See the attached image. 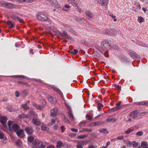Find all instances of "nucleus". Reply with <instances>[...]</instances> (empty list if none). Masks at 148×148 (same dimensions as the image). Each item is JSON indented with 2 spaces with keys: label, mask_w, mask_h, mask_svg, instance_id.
Masks as SVG:
<instances>
[{
  "label": "nucleus",
  "mask_w": 148,
  "mask_h": 148,
  "mask_svg": "<svg viewBox=\"0 0 148 148\" xmlns=\"http://www.w3.org/2000/svg\"><path fill=\"white\" fill-rule=\"evenodd\" d=\"M103 107V105L100 103H98V108L100 110V108L101 107Z\"/></svg>",
  "instance_id": "nucleus-41"
},
{
  "label": "nucleus",
  "mask_w": 148,
  "mask_h": 148,
  "mask_svg": "<svg viewBox=\"0 0 148 148\" xmlns=\"http://www.w3.org/2000/svg\"><path fill=\"white\" fill-rule=\"evenodd\" d=\"M107 1V0H100L99 3L102 5H106Z\"/></svg>",
  "instance_id": "nucleus-16"
},
{
  "label": "nucleus",
  "mask_w": 148,
  "mask_h": 148,
  "mask_svg": "<svg viewBox=\"0 0 148 148\" xmlns=\"http://www.w3.org/2000/svg\"><path fill=\"white\" fill-rule=\"evenodd\" d=\"M21 140H18L17 141L15 142V144L16 145L19 146L21 144Z\"/></svg>",
  "instance_id": "nucleus-35"
},
{
  "label": "nucleus",
  "mask_w": 148,
  "mask_h": 148,
  "mask_svg": "<svg viewBox=\"0 0 148 148\" xmlns=\"http://www.w3.org/2000/svg\"><path fill=\"white\" fill-rule=\"evenodd\" d=\"M21 107L25 110H27L29 109V107H28L27 104H26L22 105Z\"/></svg>",
  "instance_id": "nucleus-26"
},
{
  "label": "nucleus",
  "mask_w": 148,
  "mask_h": 148,
  "mask_svg": "<svg viewBox=\"0 0 148 148\" xmlns=\"http://www.w3.org/2000/svg\"><path fill=\"white\" fill-rule=\"evenodd\" d=\"M25 131L27 134L31 135L32 134L34 130L32 127H27L25 128Z\"/></svg>",
  "instance_id": "nucleus-6"
},
{
  "label": "nucleus",
  "mask_w": 148,
  "mask_h": 148,
  "mask_svg": "<svg viewBox=\"0 0 148 148\" xmlns=\"http://www.w3.org/2000/svg\"><path fill=\"white\" fill-rule=\"evenodd\" d=\"M56 121L55 119H52L51 121V125H52L53 124H54Z\"/></svg>",
  "instance_id": "nucleus-47"
},
{
  "label": "nucleus",
  "mask_w": 148,
  "mask_h": 148,
  "mask_svg": "<svg viewBox=\"0 0 148 148\" xmlns=\"http://www.w3.org/2000/svg\"><path fill=\"white\" fill-rule=\"evenodd\" d=\"M68 115L69 116V117L71 119L72 121H74V116L72 114V112L71 111H69L68 112Z\"/></svg>",
  "instance_id": "nucleus-18"
},
{
  "label": "nucleus",
  "mask_w": 148,
  "mask_h": 148,
  "mask_svg": "<svg viewBox=\"0 0 148 148\" xmlns=\"http://www.w3.org/2000/svg\"><path fill=\"white\" fill-rule=\"evenodd\" d=\"M87 137V135H79L77 136V138L79 139H82L84 138Z\"/></svg>",
  "instance_id": "nucleus-23"
},
{
  "label": "nucleus",
  "mask_w": 148,
  "mask_h": 148,
  "mask_svg": "<svg viewBox=\"0 0 148 148\" xmlns=\"http://www.w3.org/2000/svg\"><path fill=\"white\" fill-rule=\"evenodd\" d=\"M28 116L27 115H25L24 114H22L21 115H19L18 116L19 118L20 119H21L23 118H27Z\"/></svg>",
  "instance_id": "nucleus-21"
},
{
  "label": "nucleus",
  "mask_w": 148,
  "mask_h": 148,
  "mask_svg": "<svg viewBox=\"0 0 148 148\" xmlns=\"http://www.w3.org/2000/svg\"><path fill=\"white\" fill-rule=\"evenodd\" d=\"M34 80L36 82H38L39 83H42V81L40 79H34Z\"/></svg>",
  "instance_id": "nucleus-54"
},
{
  "label": "nucleus",
  "mask_w": 148,
  "mask_h": 148,
  "mask_svg": "<svg viewBox=\"0 0 148 148\" xmlns=\"http://www.w3.org/2000/svg\"><path fill=\"white\" fill-rule=\"evenodd\" d=\"M32 123L36 126H39L41 123V121L37 117H34L32 120Z\"/></svg>",
  "instance_id": "nucleus-4"
},
{
  "label": "nucleus",
  "mask_w": 148,
  "mask_h": 148,
  "mask_svg": "<svg viewBox=\"0 0 148 148\" xmlns=\"http://www.w3.org/2000/svg\"><path fill=\"white\" fill-rule=\"evenodd\" d=\"M132 144L134 147L137 146L138 145V143L135 141H133L132 143Z\"/></svg>",
  "instance_id": "nucleus-39"
},
{
  "label": "nucleus",
  "mask_w": 148,
  "mask_h": 148,
  "mask_svg": "<svg viewBox=\"0 0 148 148\" xmlns=\"http://www.w3.org/2000/svg\"><path fill=\"white\" fill-rule=\"evenodd\" d=\"M10 130L16 132L17 135L19 138H23L25 135L23 129H20L19 125L10 121Z\"/></svg>",
  "instance_id": "nucleus-1"
},
{
  "label": "nucleus",
  "mask_w": 148,
  "mask_h": 148,
  "mask_svg": "<svg viewBox=\"0 0 148 148\" xmlns=\"http://www.w3.org/2000/svg\"><path fill=\"white\" fill-rule=\"evenodd\" d=\"M15 7V5L12 4L10 3V8H14Z\"/></svg>",
  "instance_id": "nucleus-51"
},
{
  "label": "nucleus",
  "mask_w": 148,
  "mask_h": 148,
  "mask_svg": "<svg viewBox=\"0 0 148 148\" xmlns=\"http://www.w3.org/2000/svg\"><path fill=\"white\" fill-rule=\"evenodd\" d=\"M116 120V119H110V118H108L106 120V121L108 122H115Z\"/></svg>",
  "instance_id": "nucleus-27"
},
{
  "label": "nucleus",
  "mask_w": 148,
  "mask_h": 148,
  "mask_svg": "<svg viewBox=\"0 0 148 148\" xmlns=\"http://www.w3.org/2000/svg\"><path fill=\"white\" fill-rule=\"evenodd\" d=\"M42 142L38 140H36L33 142V143L35 146H38L39 144H40L42 143Z\"/></svg>",
  "instance_id": "nucleus-15"
},
{
  "label": "nucleus",
  "mask_w": 148,
  "mask_h": 148,
  "mask_svg": "<svg viewBox=\"0 0 148 148\" xmlns=\"http://www.w3.org/2000/svg\"><path fill=\"white\" fill-rule=\"evenodd\" d=\"M14 26V23L12 22L11 21H10V28L13 27Z\"/></svg>",
  "instance_id": "nucleus-42"
},
{
  "label": "nucleus",
  "mask_w": 148,
  "mask_h": 148,
  "mask_svg": "<svg viewBox=\"0 0 148 148\" xmlns=\"http://www.w3.org/2000/svg\"><path fill=\"white\" fill-rule=\"evenodd\" d=\"M115 86L116 88H117L119 90L121 89V86H118V85H116V84L115 85Z\"/></svg>",
  "instance_id": "nucleus-60"
},
{
  "label": "nucleus",
  "mask_w": 148,
  "mask_h": 148,
  "mask_svg": "<svg viewBox=\"0 0 148 148\" xmlns=\"http://www.w3.org/2000/svg\"><path fill=\"white\" fill-rule=\"evenodd\" d=\"M121 104V101H119V103H117L116 104V106H120Z\"/></svg>",
  "instance_id": "nucleus-62"
},
{
  "label": "nucleus",
  "mask_w": 148,
  "mask_h": 148,
  "mask_svg": "<svg viewBox=\"0 0 148 148\" xmlns=\"http://www.w3.org/2000/svg\"><path fill=\"white\" fill-rule=\"evenodd\" d=\"M123 138L124 137L123 136H119L117 137V139L118 140H123Z\"/></svg>",
  "instance_id": "nucleus-48"
},
{
  "label": "nucleus",
  "mask_w": 148,
  "mask_h": 148,
  "mask_svg": "<svg viewBox=\"0 0 148 148\" xmlns=\"http://www.w3.org/2000/svg\"><path fill=\"white\" fill-rule=\"evenodd\" d=\"M17 19H18L20 22L22 23L23 22V20H22V18H19V17H17Z\"/></svg>",
  "instance_id": "nucleus-52"
},
{
  "label": "nucleus",
  "mask_w": 148,
  "mask_h": 148,
  "mask_svg": "<svg viewBox=\"0 0 148 148\" xmlns=\"http://www.w3.org/2000/svg\"><path fill=\"white\" fill-rule=\"evenodd\" d=\"M84 131H85L87 132H91L92 131V130L91 129H88L87 128H84L83 129Z\"/></svg>",
  "instance_id": "nucleus-37"
},
{
  "label": "nucleus",
  "mask_w": 148,
  "mask_h": 148,
  "mask_svg": "<svg viewBox=\"0 0 148 148\" xmlns=\"http://www.w3.org/2000/svg\"><path fill=\"white\" fill-rule=\"evenodd\" d=\"M71 130L73 132H78V130L77 129H76L74 128H72L71 129Z\"/></svg>",
  "instance_id": "nucleus-43"
},
{
  "label": "nucleus",
  "mask_w": 148,
  "mask_h": 148,
  "mask_svg": "<svg viewBox=\"0 0 148 148\" xmlns=\"http://www.w3.org/2000/svg\"><path fill=\"white\" fill-rule=\"evenodd\" d=\"M86 118L88 120H90L92 119V116L89 114H87L86 115Z\"/></svg>",
  "instance_id": "nucleus-29"
},
{
  "label": "nucleus",
  "mask_w": 148,
  "mask_h": 148,
  "mask_svg": "<svg viewBox=\"0 0 148 148\" xmlns=\"http://www.w3.org/2000/svg\"><path fill=\"white\" fill-rule=\"evenodd\" d=\"M86 14L89 17L92 18L93 16V15L92 13L90 12H86Z\"/></svg>",
  "instance_id": "nucleus-32"
},
{
  "label": "nucleus",
  "mask_w": 148,
  "mask_h": 148,
  "mask_svg": "<svg viewBox=\"0 0 148 148\" xmlns=\"http://www.w3.org/2000/svg\"><path fill=\"white\" fill-rule=\"evenodd\" d=\"M100 132H103L104 134H108V132L107 131V129L106 128L101 129L99 130Z\"/></svg>",
  "instance_id": "nucleus-20"
},
{
  "label": "nucleus",
  "mask_w": 148,
  "mask_h": 148,
  "mask_svg": "<svg viewBox=\"0 0 148 148\" xmlns=\"http://www.w3.org/2000/svg\"><path fill=\"white\" fill-rule=\"evenodd\" d=\"M2 6L8 8L9 7L8 4L7 3H0Z\"/></svg>",
  "instance_id": "nucleus-40"
},
{
  "label": "nucleus",
  "mask_w": 148,
  "mask_h": 148,
  "mask_svg": "<svg viewBox=\"0 0 148 148\" xmlns=\"http://www.w3.org/2000/svg\"><path fill=\"white\" fill-rule=\"evenodd\" d=\"M94 126H96L98 125H99V123L98 122H93Z\"/></svg>",
  "instance_id": "nucleus-58"
},
{
  "label": "nucleus",
  "mask_w": 148,
  "mask_h": 148,
  "mask_svg": "<svg viewBox=\"0 0 148 148\" xmlns=\"http://www.w3.org/2000/svg\"><path fill=\"white\" fill-rule=\"evenodd\" d=\"M52 88L53 89V90L58 92V93H59L60 95H62V93L60 90H59L58 88H56L55 87H53Z\"/></svg>",
  "instance_id": "nucleus-17"
},
{
  "label": "nucleus",
  "mask_w": 148,
  "mask_h": 148,
  "mask_svg": "<svg viewBox=\"0 0 148 148\" xmlns=\"http://www.w3.org/2000/svg\"><path fill=\"white\" fill-rule=\"evenodd\" d=\"M76 134H69V136L70 137H74L76 135Z\"/></svg>",
  "instance_id": "nucleus-49"
},
{
  "label": "nucleus",
  "mask_w": 148,
  "mask_h": 148,
  "mask_svg": "<svg viewBox=\"0 0 148 148\" xmlns=\"http://www.w3.org/2000/svg\"><path fill=\"white\" fill-rule=\"evenodd\" d=\"M32 105L33 106H34L36 108H37V107L38 106V105L35 103H33Z\"/></svg>",
  "instance_id": "nucleus-59"
},
{
  "label": "nucleus",
  "mask_w": 148,
  "mask_h": 148,
  "mask_svg": "<svg viewBox=\"0 0 148 148\" xmlns=\"http://www.w3.org/2000/svg\"><path fill=\"white\" fill-rule=\"evenodd\" d=\"M143 134V132L141 131L137 132L136 133V135L137 136H141Z\"/></svg>",
  "instance_id": "nucleus-34"
},
{
  "label": "nucleus",
  "mask_w": 148,
  "mask_h": 148,
  "mask_svg": "<svg viewBox=\"0 0 148 148\" xmlns=\"http://www.w3.org/2000/svg\"><path fill=\"white\" fill-rule=\"evenodd\" d=\"M40 101L42 102V104L43 106H45L46 104V102L45 99H41Z\"/></svg>",
  "instance_id": "nucleus-36"
},
{
  "label": "nucleus",
  "mask_w": 148,
  "mask_h": 148,
  "mask_svg": "<svg viewBox=\"0 0 148 148\" xmlns=\"http://www.w3.org/2000/svg\"><path fill=\"white\" fill-rule=\"evenodd\" d=\"M88 148H95V147L93 145H91L88 147Z\"/></svg>",
  "instance_id": "nucleus-63"
},
{
  "label": "nucleus",
  "mask_w": 148,
  "mask_h": 148,
  "mask_svg": "<svg viewBox=\"0 0 148 148\" xmlns=\"http://www.w3.org/2000/svg\"><path fill=\"white\" fill-rule=\"evenodd\" d=\"M63 143L61 141H59L58 142L56 145V147L57 148H60L62 146Z\"/></svg>",
  "instance_id": "nucleus-19"
},
{
  "label": "nucleus",
  "mask_w": 148,
  "mask_h": 148,
  "mask_svg": "<svg viewBox=\"0 0 148 148\" xmlns=\"http://www.w3.org/2000/svg\"><path fill=\"white\" fill-rule=\"evenodd\" d=\"M141 145L143 147H146L148 146L147 143L145 141H142L141 143Z\"/></svg>",
  "instance_id": "nucleus-22"
},
{
  "label": "nucleus",
  "mask_w": 148,
  "mask_h": 148,
  "mask_svg": "<svg viewBox=\"0 0 148 148\" xmlns=\"http://www.w3.org/2000/svg\"><path fill=\"white\" fill-rule=\"evenodd\" d=\"M64 119L66 122L67 123H70L69 121L66 117H64Z\"/></svg>",
  "instance_id": "nucleus-50"
},
{
  "label": "nucleus",
  "mask_w": 148,
  "mask_h": 148,
  "mask_svg": "<svg viewBox=\"0 0 148 148\" xmlns=\"http://www.w3.org/2000/svg\"><path fill=\"white\" fill-rule=\"evenodd\" d=\"M58 110L56 108H53L51 110L50 116L53 117H54L57 115Z\"/></svg>",
  "instance_id": "nucleus-7"
},
{
  "label": "nucleus",
  "mask_w": 148,
  "mask_h": 148,
  "mask_svg": "<svg viewBox=\"0 0 148 148\" xmlns=\"http://www.w3.org/2000/svg\"><path fill=\"white\" fill-rule=\"evenodd\" d=\"M110 45V42L106 40H104L101 44L102 46H103L104 48L108 47Z\"/></svg>",
  "instance_id": "nucleus-10"
},
{
  "label": "nucleus",
  "mask_w": 148,
  "mask_h": 148,
  "mask_svg": "<svg viewBox=\"0 0 148 148\" xmlns=\"http://www.w3.org/2000/svg\"><path fill=\"white\" fill-rule=\"evenodd\" d=\"M73 51L74 52V53H75V54L77 53H78V50L75 49H74L73 50Z\"/></svg>",
  "instance_id": "nucleus-61"
},
{
  "label": "nucleus",
  "mask_w": 148,
  "mask_h": 148,
  "mask_svg": "<svg viewBox=\"0 0 148 148\" xmlns=\"http://www.w3.org/2000/svg\"><path fill=\"white\" fill-rule=\"evenodd\" d=\"M44 108V107L43 106L38 105L36 109L39 110H42Z\"/></svg>",
  "instance_id": "nucleus-31"
},
{
  "label": "nucleus",
  "mask_w": 148,
  "mask_h": 148,
  "mask_svg": "<svg viewBox=\"0 0 148 148\" xmlns=\"http://www.w3.org/2000/svg\"><path fill=\"white\" fill-rule=\"evenodd\" d=\"M108 51H106L105 53V54H104L105 56L107 58H108L109 56V55L108 54Z\"/></svg>",
  "instance_id": "nucleus-55"
},
{
  "label": "nucleus",
  "mask_w": 148,
  "mask_h": 148,
  "mask_svg": "<svg viewBox=\"0 0 148 148\" xmlns=\"http://www.w3.org/2000/svg\"><path fill=\"white\" fill-rule=\"evenodd\" d=\"M4 135L2 133H0V139H2L3 138Z\"/></svg>",
  "instance_id": "nucleus-45"
},
{
  "label": "nucleus",
  "mask_w": 148,
  "mask_h": 148,
  "mask_svg": "<svg viewBox=\"0 0 148 148\" xmlns=\"http://www.w3.org/2000/svg\"><path fill=\"white\" fill-rule=\"evenodd\" d=\"M121 108H122L121 106L119 107H115L113 108H112L111 109V110L112 111H116V110H117L119 109H121Z\"/></svg>",
  "instance_id": "nucleus-24"
},
{
  "label": "nucleus",
  "mask_w": 148,
  "mask_h": 148,
  "mask_svg": "<svg viewBox=\"0 0 148 148\" xmlns=\"http://www.w3.org/2000/svg\"><path fill=\"white\" fill-rule=\"evenodd\" d=\"M17 83L20 85H23L27 87H30V86L27 83L23 82L18 81Z\"/></svg>",
  "instance_id": "nucleus-13"
},
{
  "label": "nucleus",
  "mask_w": 148,
  "mask_h": 148,
  "mask_svg": "<svg viewBox=\"0 0 148 148\" xmlns=\"http://www.w3.org/2000/svg\"><path fill=\"white\" fill-rule=\"evenodd\" d=\"M12 17L14 19H17V17H18L15 14H13L12 15Z\"/></svg>",
  "instance_id": "nucleus-46"
},
{
  "label": "nucleus",
  "mask_w": 148,
  "mask_h": 148,
  "mask_svg": "<svg viewBox=\"0 0 148 148\" xmlns=\"http://www.w3.org/2000/svg\"><path fill=\"white\" fill-rule=\"evenodd\" d=\"M7 120L8 119L5 116H2L0 117V122L1 123L3 126V130L9 134L8 132L7 129V127L6 125Z\"/></svg>",
  "instance_id": "nucleus-2"
},
{
  "label": "nucleus",
  "mask_w": 148,
  "mask_h": 148,
  "mask_svg": "<svg viewBox=\"0 0 148 148\" xmlns=\"http://www.w3.org/2000/svg\"><path fill=\"white\" fill-rule=\"evenodd\" d=\"M138 20L139 22H143L144 21V19L141 16H139L138 18Z\"/></svg>",
  "instance_id": "nucleus-33"
},
{
  "label": "nucleus",
  "mask_w": 148,
  "mask_h": 148,
  "mask_svg": "<svg viewBox=\"0 0 148 148\" xmlns=\"http://www.w3.org/2000/svg\"><path fill=\"white\" fill-rule=\"evenodd\" d=\"M134 129H131L129 128L125 132L126 134H128L130 132L134 131Z\"/></svg>",
  "instance_id": "nucleus-28"
},
{
  "label": "nucleus",
  "mask_w": 148,
  "mask_h": 148,
  "mask_svg": "<svg viewBox=\"0 0 148 148\" xmlns=\"http://www.w3.org/2000/svg\"><path fill=\"white\" fill-rule=\"evenodd\" d=\"M17 78H25V76L23 75H17L15 76Z\"/></svg>",
  "instance_id": "nucleus-44"
},
{
  "label": "nucleus",
  "mask_w": 148,
  "mask_h": 148,
  "mask_svg": "<svg viewBox=\"0 0 148 148\" xmlns=\"http://www.w3.org/2000/svg\"><path fill=\"white\" fill-rule=\"evenodd\" d=\"M59 36H60L63 38H65L67 39L69 38V37L67 34V33L65 32L64 31L62 33H59Z\"/></svg>",
  "instance_id": "nucleus-9"
},
{
  "label": "nucleus",
  "mask_w": 148,
  "mask_h": 148,
  "mask_svg": "<svg viewBox=\"0 0 148 148\" xmlns=\"http://www.w3.org/2000/svg\"><path fill=\"white\" fill-rule=\"evenodd\" d=\"M48 101L51 103H55L57 102L56 98L55 97H50L48 99Z\"/></svg>",
  "instance_id": "nucleus-8"
},
{
  "label": "nucleus",
  "mask_w": 148,
  "mask_h": 148,
  "mask_svg": "<svg viewBox=\"0 0 148 148\" xmlns=\"http://www.w3.org/2000/svg\"><path fill=\"white\" fill-rule=\"evenodd\" d=\"M138 113L137 110H135L131 112L130 114V116L132 117L133 119H135L136 117V115Z\"/></svg>",
  "instance_id": "nucleus-11"
},
{
  "label": "nucleus",
  "mask_w": 148,
  "mask_h": 148,
  "mask_svg": "<svg viewBox=\"0 0 148 148\" xmlns=\"http://www.w3.org/2000/svg\"><path fill=\"white\" fill-rule=\"evenodd\" d=\"M69 3L75 5V7H77L78 3L77 0H69Z\"/></svg>",
  "instance_id": "nucleus-12"
},
{
  "label": "nucleus",
  "mask_w": 148,
  "mask_h": 148,
  "mask_svg": "<svg viewBox=\"0 0 148 148\" xmlns=\"http://www.w3.org/2000/svg\"><path fill=\"white\" fill-rule=\"evenodd\" d=\"M60 128L62 130L61 131L62 132H64V130L65 128V127L64 126H61L60 127Z\"/></svg>",
  "instance_id": "nucleus-56"
},
{
  "label": "nucleus",
  "mask_w": 148,
  "mask_h": 148,
  "mask_svg": "<svg viewBox=\"0 0 148 148\" xmlns=\"http://www.w3.org/2000/svg\"><path fill=\"white\" fill-rule=\"evenodd\" d=\"M41 128L42 130L44 131H47L49 130V128L47 127L43 124H42Z\"/></svg>",
  "instance_id": "nucleus-14"
},
{
  "label": "nucleus",
  "mask_w": 148,
  "mask_h": 148,
  "mask_svg": "<svg viewBox=\"0 0 148 148\" xmlns=\"http://www.w3.org/2000/svg\"><path fill=\"white\" fill-rule=\"evenodd\" d=\"M144 102L142 101L140 102H137L135 103V104L136 105H142L144 106Z\"/></svg>",
  "instance_id": "nucleus-38"
},
{
  "label": "nucleus",
  "mask_w": 148,
  "mask_h": 148,
  "mask_svg": "<svg viewBox=\"0 0 148 148\" xmlns=\"http://www.w3.org/2000/svg\"><path fill=\"white\" fill-rule=\"evenodd\" d=\"M36 17L38 20L42 21H46L48 19V18L45 15L41 13H39L38 15H36Z\"/></svg>",
  "instance_id": "nucleus-3"
},
{
  "label": "nucleus",
  "mask_w": 148,
  "mask_h": 148,
  "mask_svg": "<svg viewBox=\"0 0 148 148\" xmlns=\"http://www.w3.org/2000/svg\"><path fill=\"white\" fill-rule=\"evenodd\" d=\"M38 147V148H45V146L42 144V143Z\"/></svg>",
  "instance_id": "nucleus-53"
},
{
  "label": "nucleus",
  "mask_w": 148,
  "mask_h": 148,
  "mask_svg": "<svg viewBox=\"0 0 148 148\" xmlns=\"http://www.w3.org/2000/svg\"><path fill=\"white\" fill-rule=\"evenodd\" d=\"M16 96L17 97H19V93L18 91H16L15 93Z\"/></svg>",
  "instance_id": "nucleus-57"
},
{
  "label": "nucleus",
  "mask_w": 148,
  "mask_h": 148,
  "mask_svg": "<svg viewBox=\"0 0 148 148\" xmlns=\"http://www.w3.org/2000/svg\"><path fill=\"white\" fill-rule=\"evenodd\" d=\"M22 93L24 95L26 96L28 93V90H24L22 91Z\"/></svg>",
  "instance_id": "nucleus-30"
},
{
  "label": "nucleus",
  "mask_w": 148,
  "mask_h": 148,
  "mask_svg": "<svg viewBox=\"0 0 148 148\" xmlns=\"http://www.w3.org/2000/svg\"><path fill=\"white\" fill-rule=\"evenodd\" d=\"M34 140V138L32 136H29L27 138V140L30 143L32 142Z\"/></svg>",
  "instance_id": "nucleus-25"
},
{
  "label": "nucleus",
  "mask_w": 148,
  "mask_h": 148,
  "mask_svg": "<svg viewBox=\"0 0 148 148\" xmlns=\"http://www.w3.org/2000/svg\"><path fill=\"white\" fill-rule=\"evenodd\" d=\"M144 106H148V101L144 102Z\"/></svg>",
  "instance_id": "nucleus-64"
},
{
  "label": "nucleus",
  "mask_w": 148,
  "mask_h": 148,
  "mask_svg": "<svg viewBox=\"0 0 148 148\" xmlns=\"http://www.w3.org/2000/svg\"><path fill=\"white\" fill-rule=\"evenodd\" d=\"M75 141L77 143L76 148H83V145L85 144V142H86V140L76 141Z\"/></svg>",
  "instance_id": "nucleus-5"
}]
</instances>
